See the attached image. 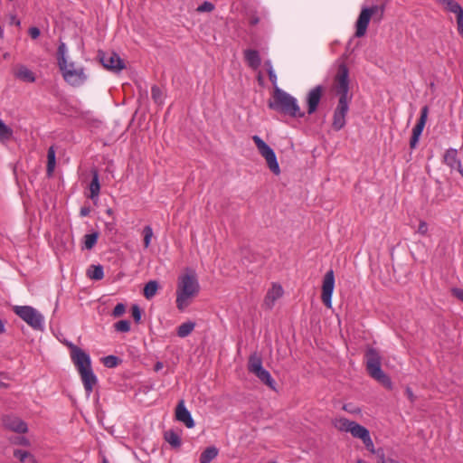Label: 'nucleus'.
I'll return each mask as SVG.
<instances>
[{"mask_svg":"<svg viewBox=\"0 0 463 463\" xmlns=\"http://www.w3.org/2000/svg\"><path fill=\"white\" fill-rule=\"evenodd\" d=\"M175 418L189 429L194 426V421L190 411L186 409L184 401H180L176 406Z\"/></svg>","mask_w":463,"mask_h":463,"instance_id":"16","label":"nucleus"},{"mask_svg":"<svg viewBox=\"0 0 463 463\" xmlns=\"http://www.w3.org/2000/svg\"><path fill=\"white\" fill-rule=\"evenodd\" d=\"M335 288L334 270L329 269L324 276L321 299L326 307H332V294Z\"/></svg>","mask_w":463,"mask_h":463,"instance_id":"11","label":"nucleus"},{"mask_svg":"<svg viewBox=\"0 0 463 463\" xmlns=\"http://www.w3.org/2000/svg\"><path fill=\"white\" fill-rule=\"evenodd\" d=\"M90 213V208L89 206H83L80 208V214L81 217L88 216Z\"/></svg>","mask_w":463,"mask_h":463,"instance_id":"55","label":"nucleus"},{"mask_svg":"<svg viewBox=\"0 0 463 463\" xmlns=\"http://www.w3.org/2000/svg\"><path fill=\"white\" fill-rule=\"evenodd\" d=\"M283 295V288L280 285L274 284L265 297V305L271 308L277 299Z\"/></svg>","mask_w":463,"mask_h":463,"instance_id":"17","label":"nucleus"},{"mask_svg":"<svg viewBox=\"0 0 463 463\" xmlns=\"http://www.w3.org/2000/svg\"><path fill=\"white\" fill-rule=\"evenodd\" d=\"M428 113L429 108L427 106H424L420 110V117L416 126L412 129V136L410 140V146L411 149L415 148L418 144L419 138L423 131V128L427 121Z\"/></svg>","mask_w":463,"mask_h":463,"instance_id":"14","label":"nucleus"},{"mask_svg":"<svg viewBox=\"0 0 463 463\" xmlns=\"http://www.w3.org/2000/svg\"><path fill=\"white\" fill-rule=\"evenodd\" d=\"M254 375L264 384L269 387L271 390H275L276 383L274 379L271 377L269 371L266 369H262L260 372L254 373Z\"/></svg>","mask_w":463,"mask_h":463,"instance_id":"24","label":"nucleus"},{"mask_svg":"<svg viewBox=\"0 0 463 463\" xmlns=\"http://www.w3.org/2000/svg\"><path fill=\"white\" fill-rule=\"evenodd\" d=\"M417 232L421 234V235H426L427 234V232H428V224H427L426 222H424V221H420V222Z\"/></svg>","mask_w":463,"mask_h":463,"instance_id":"49","label":"nucleus"},{"mask_svg":"<svg viewBox=\"0 0 463 463\" xmlns=\"http://www.w3.org/2000/svg\"><path fill=\"white\" fill-rule=\"evenodd\" d=\"M259 22V19L258 18H254L250 21V24H256L257 23Z\"/></svg>","mask_w":463,"mask_h":463,"instance_id":"61","label":"nucleus"},{"mask_svg":"<svg viewBox=\"0 0 463 463\" xmlns=\"http://www.w3.org/2000/svg\"><path fill=\"white\" fill-rule=\"evenodd\" d=\"M57 54H58V65L59 67L61 66L64 63L68 62L67 61V59H66V45L64 43H61L59 44V47H58V51H57Z\"/></svg>","mask_w":463,"mask_h":463,"instance_id":"36","label":"nucleus"},{"mask_svg":"<svg viewBox=\"0 0 463 463\" xmlns=\"http://www.w3.org/2000/svg\"><path fill=\"white\" fill-rule=\"evenodd\" d=\"M158 288L159 284L156 280L148 281L144 287V297L148 300L152 299L156 295Z\"/></svg>","mask_w":463,"mask_h":463,"instance_id":"25","label":"nucleus"},{"mask_svg":"<svg viewBox=\"0 0 463 463\" xmlns=\"http://www.w3.org/2000/svg\"><path fill=\"white\" fill-rule=\"evenodd\" d=\"M91 174H92V180L90 184V194L89 197L91 200H94L99 197V191H100V184H99L98 171L96 169H94L91 171Z\"/></svg>","mask_w":463,"mask_h":463,"instance_id":"20","label":"nucleus"},{"mask_svg":"<svg viewBox=\"0 0 463 463\" xmlns=\"http://www.w3.org/2000/svg\"><path fill=\"white\" fill-rule=\"evenodd\" d=\"M378 454V463H397L393 459H385L384 453L382 451L381 454H379V451H377Z\"/></svg>","mask_w":463,"mask_h":463,"instance_id":"53","label":"nucleus"},{"mask_svg":"<svg viewBox=\"0 0 463 463\" xmlns=\"http://www.w3.org/2000/svg\"><path fill=\"white\" fill-rule=\"evenodd\" d=\"M200 285L196 273L193 269H186L177 279L176 285V307L184 311L192 303L193 299L199 294Z\"/></svg>","mask_w":463,"mask_h":463,"instance_id":"1","label":"nucleus"},{"mask_svg":"<svg viewBox=\"0 0 463 463\" xmlns=\"http://www.w3.org/2000/svg\"><path fill=\"white\" fill-rule=\"evenodd\" d=\"M437 1L439 4L443 5V7L447 11L451 12L455 14L463 10L461 5L455 0H437Z\"/></svg>","mask_w":463,"mask_h":463,"instance_id":"29","label":"nucleus"},{"mask_svg":"<svg viewBox=\"0 0 463 463\" xmlns=\"http://www.w3.org/2000/svg\"><path fill=\"white\" fill-rule=\"evenodd\" d=\"M64 80L72 87H79L87 80L85 69L74 62H66L59 67Z\"/></svg>","mask_w":463,"mask_h":463,"instance_id":"6","label":"nucleus"},{"mask_svg":"<svg viewBox=\"0 0 463 463\" xmlns=\"http://www.w3.org/2000/svg\"><path fill=\"white\" fill-rule=\"evenodd\" d=\"M10 23L12 24H15L18 27L21 25V21L15 15L11 16Z\"/></svg>","mask_w":463,"mask_h":463,"instance_id":"56","label":"nucleus"},{"mask_svg":"<svg viewBox=\"0 0 463 463\" xmlns=\"http://www.w3.org/2000/svg\"><path fill=\"white\" fill-rule=\"evenodd\" d=\"M98 58L104 68L113 72H119L126 67L124 61L114 52L99 51Z\"/></svg>","mask_w":463,"mask_h":463,"instance_id":"10","label":"nucleus"},{"mask_svg":"<svg viewBox=\"0 0 463 463\" xmlns=\"http://www.w3.org/2000/svg\"><path fill=\"white\" fill-rule=\"evenodd\" d=\"M194 327L195 323L192 321L183 323L177 327V335L182 338L186 337L193 332Z\"/></svg>","mask_w":463,"mask_h":463,"instance_id":"32","label":"nucleus"},{"mask_svg":"<svg viewBox=\"0 0 463 463\" xmlns=\"http://www.w3.org/2000/svg\"><path fill=\"white\" fill-rule=\"evenodd\" d=\"M368 374L388 390L392 389L391 378L381 368V355L374 348H368L365 353Z\"/></svg>","mask_w":463,"mask_h":463,"instance_id":"3","label":"nucleus"},{"mask_svg":"<svg viewBox=\"0 0 463 463\" xmlns=\"http://www.w3.org/2000/svg\"><path fill=\"white\" fill-rule=\"evenodd\" d=\"M164 367V364L162 362H157L156 364H155V368L154 370L156 372H158L159 370H161L162 368Z\"/></svg>","mask_w":463,"mask_h":463,"instance_id":"57","label":"nucleus"},{"mask_svg":"<svg viewBox=\"0 0 463 463\" xmlns=\"http://www.w3.org/2000/svg\"><path fill=\"white\" fill-rule=\"evenodd\" d=\"M13 310L21 319L34 330L43 331L44 328V317L31 306H14Z\"/></svg>","mask_w":463,"mask_h":463,"instance_id":"4","label":"nucleus"},{"mask_svg":"<svg viewBox=\"0 0 463 463\" xmlns=\"http://www.w3.org/2000/svg\"><path fill=\"white\" fill-rule=\"evenodd\" d=\"M356 463H368V462H366V461H364L363 459H357Z\"/></svg>","mask_w":463,"mask_h":463,"instance_id":"62","label":"nucleus"},{"mask_svg":"<svg viewBox=\"0 0 463 463\" xmlns=\"http://www.w3.org/2000/svg\"><path fill=\"white\" fill-rule=\"evenodd\" d=\"M14 456L23 463H25L26 458H33L32 455L29 452L22 449H15L14 451Z\"/></svg>","mask_w":463,"mask_h":463,"instance_id":"42","label":"nucleus"},{"mask_svg":"<svg viewBox=\"0 0 463 463\" xmlns=\"http://www.w3.org/2000/svg\"><path fill=\"white\" fill-rule=\"evenodd\" d=\"M405 392H406V395H407L408 399L411 402H413L415 401V396L413 394L412 390L410 387H407L406 390H405Z\"/></svg>","mask_w":463,"mask_h":463,"instance_id":"54","label":"nucleus"},{"mask_svg":"<svg viewBox=\"0 0 463 463\" xmlns=\"http://www.w3.org/2000/svg\"><path fill=\"white\" fill-rule=\"evenodd\" d=\"M252 140L256 145L259 153L265 158L269 170L276 175H279L280 169L274 150L259 136H253Z\"/></svg>","mask_w":463,"mask_h":463,"instance_id":"9","label":"nucleus"},{"mask_svg":"<svg viewBox=\"0 0 463 463\" xmlns=\"http://www.w3.org/2000/svg\"><path fill=\"white\" fill-rule=\"evenodd\" d=\"M3 425L5 429L17 433L27 432V424L19 417L14 415H4L2 418Z\"/></svg>","mask_w":463,"mask_h":463,"instance_id":"15","label":"nucleus"},{"mask_svg":"<svg viewBox=\"0 0 463 463\" xmlns=\"http://www.w3.org/2000/svg\"><path fill=\"white\" fill-rule=\"evenodd\" d=\"M55 165H56L55 150H54V147L52 146L49 147L48 152H47L46 172H47L48 176L52 175V174L54 172Z\"/></svg>","mask_w":463,"mask_h":463,"instance_id":"26","label":"nucleus"},{"mask_svg":"<svg viewBox=\"0 0 463 463\" xmlns=\"http://www.w3.org/2000/svg\"><path fill=\"white\" fill-rule=\"evenodd\" d=\"M214 8L213 5L210 2H203L201 5L198 6V12H211Z\"/></svg>","mask_w":463,"mask_h":463,"instance_id":"47","label":"nucleus"},{"mask_svg":"<svg viewBox=\"0 0 463 463\" xmlns=\"http://www.w3.org/2000/svg\"><path fill=\"white\" fill-rule=\"evenodd\" d=\"M443 162H444V164H446L448 166H449L451 168L455 167L456 165L458 166V162H461V161L458 158L457 149L449 148L448 150H446V152L443 156Z\"/></svg>","mask_w":463,"mask_h":463,"instance_id":"23","label":"nucleus"},{"mask_svg":"<svg viewBox=\"0 0 463 463\" xmlns=\"http://www.w3.org/2000/svg\"><path fill=\"white\" fill-rule=\"evenodd\" d=\"M151 96L156 103L161 104L163 102V93L159 87L156 85L152 87Z\"/></svg>","mask_w":463,"mask_h":463,"instance_id":"40","label":"nucleus"},{"mask_svg":"<svg viewBox=\"0 0 463 463\" xmlns=\"http://www.w3.org/2000/svg\"><path fill=\"white\" fill-rule=\"evenodd\" d=\"M102 463H109V460L106 458H104Z\"/></svg>","mask_w":463,"mask_h":463,"instance_id":"64","label":"nucleus"},{"mask_svg":"<svg viewBox=\"0 0 463 463\" xmlns=\"http://www.w3.org/2000/svg\"><path fill=\"white\" fill-rule=\"evenodd\" d=\"M350 101L338 100L334 111L332 128L335 131L341 130L345 126V116L349 110Z\"/></svg>","mask_w":463,"mask_h":463,"instance_id":"12","label":"nucleus"},{"mask_svg":"<svg viewBox=\"0 0 463 463\" xmlns=\"http://www.w3.org/2000/svg\"><path fill=\"white\" fill-rule=\"evenodd\" d=\"M28 33L32 39H37L41 34L40 29L37 27H30Z\"/></svg>","mask_w":463,"mask_h":463,"instance_id":"51","label":"nucleus"},{"mask_svg":"<svg viewBox=\"0 0 463 463\" xmlns=\"http://www.w3.org/2000/svg\"><path fill=\"white\" fill-rule=\"evenodd\" d=\"M114 327L118 332L127 333L130 330V322L128 320H120L115 323Z\"/></svg>","mask_w":463,"mask_h":463,"instance_id":"41","label":"nucleus"},{"mask_svg":"<svg viewBox=\"0 0 463 463\" xmlns=\"http://www.w3.org/2000/svg\"><path fill=\"white\" fill-rule=\"evenodd\" d=\"M268 74H269V80L271 81V83L274 87V90H275L276 87H278V84H277L278 78H277L276 73L274 72L273 68H270L269 70H268Z\"/></svg>","mask_w":463,"mask_h":463,"instance_id":"48","label":"nucleus"},{"mask_svg":"<svg viewBox=\"0 0 463 463\" xmlns=\"http://www.w3.org/2000/svg\"><path fill=\"white\" fill-rule=\"evenodd\" d=\"M80 375L84 389L88 396L93 391L94 386L97 384V377L91 369V362L88 354L84 358L74 363Z\"/></svg>","mask_w":463,"mask_h":463,"instance_id":"8","label":"nucleus"},{"mask_svg":"<svg viewBox=\"0 0 463 463\" xmlns=\"http://www.w3.org/2000/svg\"><path fill=\"white\" fill-rule=\"evenodd\" d=\"M364 444V446L366 447V449L372 452V453H376L375 449H374V445H373V442L371 439V436L370 434H368L364 439L362 440Z\"/></svg>","mask_w":463,"mask_h":463,"instance_id":"45","label":"nucleus"},{"mask_svg":"<svg viewBox=\"0 0 463 463\" xmlns=\"http://www.w3.org/2000/svg\"><path fill=\"white\" fill-rule=\"evenodd\" d=\"M5 332V325L3 320L0 319V335Z\"/></svg>","mask_w":463,"mask_h":463,"instance_id":"58","label":"nucleus"},{"mask_svg":"<svg viewBox=\"0 0 463 463\" xmlns=\"http://www.w3.org/2000/svg\"><path fill=\"white\" fill-rule=\"evenodd\" d=\"M132 317L137 324L140 323L142 312L137 305H133L131 307Z\"/></svg>","mask_w":463,"mask_h":463,"instance_id":"43","label":"nucleus"},{"mask_svg":"<svg viewBox=\"0 0 463 463\" xmlns=\"http://www.w3.org/2000/svg\"><path fill=\"white\" fill-rule=\"evenodd\" d=\"M120 360L115 355H108L102 358L103 364L108 368H114L119 364Z\"/></svg>","mask_w":463,"mask_h":463,"instance_id":"37","label":"nucleus"},{"mask_svg":"<svg viewBox=\"0 0 463 463\" xmlns=\"http://www.w3.org/2000/svg\"><path fill=\"white\" fill-rule=\"evenodd\" d=\"M244 58L248 65L252 69H258L260 66L261 60L259 52L256 50H245Z\"/></svg>","mask_w":463,"mask_h":463,"instance_id":"18","label":"nucleus"},{"mask_svg":"<svg viewBox=\"0 0 463 463\" xmlns=\"http://www.w3.org/2000/svg\"><path fill=\"white\" fill-rule=\"evenodd\" d=\"M165 439L173 447L179 448L181 446L180 436L173 430L165 432Z\"/></svg>","mask_w":463,"mask_h":463,"instance_id":"31","label":"nucleus"},{"mask_svg":"<svg viewBox=\"0 0 463 463\" xmlns=\"http://www.w3.org/2000/svg\"><path fill=\"white\" fill-rule=\"evenodd\" d=\"M349 432L353 437L358 438L362 440L370 434L369 430L365 427L356 423L355 421H354Z\"/></svg>","mask_w":463,"mask_h":463,"instance_id":"27","label":"nucleus"},{"mask_svg":"<svg viewBox=\"0 0 463 463\" xmlns=\"http://www.w3.org/2000/svg\"><path fill=\"white\" fill-rule=\"evenodd\" d=\"M153 230L151 226L146 225L143 229V235H144V247L148 248L150 246L151 239L153 237Z\"/></svg>","mask_w":463,"mask_h":463,"instance_id":"39","label":"nucleus"},{"mask_svg":"<svg viewBox=\"0 0 463 463\" xmlns=\"http://www.w3.org/2000/svg\"><path fill=\"white\" fill-rule=\"evenodd\" d=\"M458 171L463 176V167L461 165V162H458V165L457 166Z\"/></svg>","mask_w":463,"mask_h":463,"instance_id":"59","label":"nucleus"},{"mask_svg":"<svg viewBox=\"0 0 463 463\" xmlns=\"http://www.w3.org/2000/svg\"><path fill=\"white\" fill-rule=\"evenodd\" d=\"M262 369L261 357L256 353L250 354L248 361V371L254 374Z\"/></svg>","mask_w":463,"mask_h":463,"instance_id":"21","label":"nucleus"},{"mask_svg":"<svg viewBox=\"0 0 463 463\" xmlns=\"http://www.w3.org/2000/svg\"><path fill=\"white\" fill-rule=\"evenodd\" d=\"M334 90L339 96L341 101H351L352 95L349 94V70L345 63L338 66L334 78Z\"/></svg>","mask_w":463,"mask_h":463,"instance_id":"5","label":"nucleus"},{"mask_svg":"<svg viewBox=\"0 0 463 463\" xmlns=\"http://www.w3.org/2000/svg\"><path fill=\"white\" fill-rule=\"evenodd\" d=\"M13 136V130L0 118V141L9 140Z\"/></svg>","mask_w":463,"mask_h":463,"instance_id":"35","label":"nucleus"},{"mask_svg":"<svg viewBox=\"0 0 463 463\" xmlns=\"http://www.w3.org/2000/svg\"><path fill=\"white\" fill-rule=\"evenodd\" d=\"M325 88L322 85H317L312 88L307 94L306 103L307 106V114H314L318 108V105L321 101L322 96L324 94Z\"/></svg>","mask_w":463,"mask_h":463,"instance_id":"13","label":"nucleus"},{"mask_svg":"<svg viewBox=\"0 0 463 463\" xmlns=\"http://www.w3.org/2000/svg\"><path fill=\"white\" fill-rule=\"evenodd\" d=\"M99 233L97 232L86 234L84 236V248L91 250L97 243Z\"/></svg>","mask_w":463,"mask_h":463,"instance_id":"34","label":"nucleus"},{"mask_svg":"<svg viewBox=\"0 0 463 463\" xmlns=\"http://www.w3.org/2000/svg\"><path fill=\"white\" fill-rule=\"evenodd\" d=\"M126 311V307L122 303H118L116 305L112 311V316L115 317H121Z\"/></svg>","mask_w":463,"mask_h":463,"instance_id":"44","label":"nucleus"},{"mask_svg":"<svg viewBox=\"0 0 463 463\" xmlns=\"http://www.w3.org/2000/svg\"><path fill=\"white\" fill-rule=\"evenodd\" d=\"M107 213H108V214H112V209L109 208V209L107 210Z\"/></svg>","mask_w":463,"mask_h":463,"instance_id":"63","label":"nucleus"},{"mask_svg":"<svg viewBox=\"0 0 463 463\" xmlns=\"http://www.w3.org/2000/svg\"><path fill=\"white\" fill-rule=\"evenodd\" d=\"M63 344L70 349L71 357L73 364L88 355L87 353H85L82 349H80L79 346L75 345L70 341L66 340L63 342Z\"/></svg>","mask_w":463,"mask_h":463,"instance_id":"22","label":"nucleus"},{"mask_svg":"<svg viewBox=\"0 0 463 463\" xmlns=\"http://www.w3.org/2000/svg\"><path fill=\"white\" fill-rule=\"evenodd\" d=\"M343 409L352 414H358L361 412V410L359 408L354 407L352 404H345Z\"/></svg>","mask_w":463,"mask_h":463,"instance_id":"50","label":"nucleus"},{"mask_svg":"<svg viewBox=\"0 0 463 463\" xmlns=\"http://www.w3.org/2000/svg\"><path fill=\"white\" fill-rule=\"evenodd\" d=\"M452 295L463 302V289L462 288H453Z\"/></svg>","mask_w":463,"mask_h":463,"instance_id":"52","label":"nucleus"},{"mask_svg":"<svg viewBox=\"0 0 463 463\" xmlns=\"http://www.w3.org/2000/svg\"><path fill=\"white\" fill-rule=\"evenodd\" d=\"M457 15V24H458V31L460 35L463 36V10L459 13L456 14Z\"/></svg>","mask_w":463,"mask_h":463,"instance_id":"46","label":"nucleus"},{"mask_svg":"<svg viewBox=\"0 0 463 463\" xmlns=\"http://www.w3.org/2000/svg\"><path fill=\"white\" fill-rule=\"evenodd\" d=\"M218 455V449L215 447H208L200 456V463H210Z\"/></svg>","mask_w":463,"mask_h":463,"instance_id":"28","label":"nucleus"},{"mask_svg":"<svg viewBox=\"0 0 463 463\" xmlns=\"http://www.w3.org/2000/svg\"><path fill=\"white\" fill-rule=\"evenodd\" d=\"M383 11V6L378 5L363 8L355 24V36L359 38L364 36L371 18L376 16L378 21L382 20Z\"/></svg>","mask_w":463,"mask_h":463,"instance_id":"7","label":"nucleus"},{"mask_svg":"<svg viewBox=\"0 0 463 463\" xmlns=\"http://www.w3.org/2000/svg\"><path fill=\"white\" fill-rule=\"evenodd\" d=\"M259 258H260L259 254L253 253L248 249L242 250V260L244 263H246V262L250 263L253 261H257Z\"/></svg>","mask_w":463,"mask_h":463,"instance_id":"38","label":"nucleus"},{"mask_svg":"<svg viewBox=\"0 0 463 463\" xmlns=\"http://www.w3.org/2000/svg\"><path fill=\"white\" fill-rule=\"evenodd\" d=\"M354 421L345 418H336L333 420V425L340 431L349 432Z\"/></svg>","mask_w":463,"mask_h":463,"instance_id":"30","label":"nucleus"},{"mask_svg":"<svg viewBox=\"0 0 463 463\" xmlns=\"http://www.w3.org/2000/svg\"><path fill=\"white\" fill-rule=\"evenodd\" d=\"M268 106L270 109L294 118L305 117V112L301 110L297 99L279 87L273 91L272 99L269 101Z\"/></svg>","mask_w":463,"mask_h":463,"instance_id":"2","label":"nucleus"},{"mask_svg":"<svg viewBox=\"0 0 463 463\" xmlns=\"http://www.w3.org/2000/svg\"><path fill=\"white\" fill-rule=\"evenodd\" d=\"M15 77L24 82H34V73L24 65H19L14 73Z\"/></svg>","mask_w":463,"mask_h":463,"instance_id":"19","label":"nucleus"},{"mask_svg":"<svg viewBox=\"0 0 463 463\" xmlns=\"http://www.w3.org/2000/svg\"><path fill=\"white\" fill-rule=\"evenodd\" d=\"M88 276L91 279L100 280L104 277L103 267L101 265H92L88 270Z\"/></svg>","mask_w":463,"mask_h":463,"instance_id":"33","label":"nucleus"},{"mask_svg":"<svg viewBox=\"0 0 463 463\" xmlns=\"http://www.w3.org/2000/svg\"><path fill=\"white\" fill-rule=\"evenodd\" d=\"M265 66L267 67V71L269 70L270 68H273L272 64L269 61L265 62Z\"/></svg>","mask_w":463,"mask_h":463,"instance_id":"60","label":"nucleus"}]
</instances>
